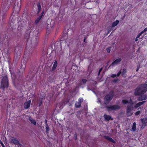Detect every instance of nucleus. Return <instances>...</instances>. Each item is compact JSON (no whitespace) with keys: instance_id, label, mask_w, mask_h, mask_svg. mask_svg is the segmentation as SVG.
I'll list each match as a JSON object with an SVG mask.
<instances>
[{"instance_id":"obj_28","label":"nucleus","mask_w":147,"mask_h":147,"mask_svg":"<svg viewBox=\"0 0 147 147\" xmlns=\"http://www.w3.org/2000/svg\"><path fill=\"white\" fill-rule=\"evenodd\" d=\"M112 27L110 28H109L108 30V33L110 32L111 30H112Z\"/></svg>"},{"instance_id":"obj_34","label":"nucleus","mask_w":147,"mask_h":147,"mask_svg":"<svg viewBox=\"0 0 147 147\" xmlns=\"http://www.w3.org/2000/svg\"><path fill=\"white\" fill-rule=\"evenodd\" d=\"M45 123H46V125H47V120H45Z\"/></svg>"},{"instance_id":"obj_32","label":"nucleus","mask_w":147,"mask_h":147,"mask_svg":"<svg viewBox=\"0 0 147 147\" xmlns=\"http://www.w3.org/2000/svg\"><path fill=\"white\" fill-rule=\"evenodd\" d=\"M102 70V68H101L100 69V70H99V73H98V75L99 74L100 72Z\"/></svg>"},{"instance_id":"obj_39","label":"nucleus","mask_w":147,"mask_h":147,"mask_svg":"<svg viewBox=\"0 0 147 147\" xmlns=\"http://www.w3.org/2000/svg\"><path fill=\"white\" fill-rule=\"evenodd\" d=\"M106 104V102H105V104Z\"/></svg>"},{"instance_id":"obj_26","label":"nucleus","mask_w":147,"mask_h":147,"mask_svg":"<svg viewBox=\"0 0 147 147\" xmlns=\"http://www.w3.org/2000/svg\"><path fill=\"white\" fill-rule=\"evenodd\" d=\"M126 72V70L125 69H124L123 70L122 74L124 75Z\"/></svg>"},{"instance_id":"obj_22","label":"nucleus","mask_w":147,"mask_h":147,"mask_svg":"<svg viewBox=\"0 0 147 147\" xmlns=\"http://www.w3.org/2000/svg\"><path fill=\"white\" fill-rule=\"evenodd\" d=\"M147 31V28H146L143 30L140 33L142 35V34L146 32Z\"/></svg>"},{"instance_id":"obj_37","label":"nucleus","mask_w":147,"mask_h":147,"mask_svg":"<svg viewBox=\"0 0 147 147\" xmlns=\"http://www.w3.org/2000/svg\"><path fill=\"white\" fill-rule=\"evenodd\" d=\"M3 142H2L1 141V140H0V144H1Z\"/></svg>"},{"instance_id":"obj_3","label":"nucleus","mask_w":147,"mask_h":147,"mask_svg":"<svg viewBox=\"0 0 147 147\" xmlns=\"http://www.w3.org/2000/svg\"><path fill=\"white\" fill-rule=\"evenodd\" d=\"M8 83L7 78L6 76L3 77L1 82V88L4 89L8 86Z\"/></svg>"},{"instance_id":"obj_21","label":"nucleus","mask_w":147,"mask_h":147,"mask_svg":"<svg viewBox=\"0 0 147 147\" xmlns=\"http://www.w3.org/2000/svg\"><path fill=\"white\" fill-rule=\"evenodd\" d=\"M141 35H141L140 33H139V34H138V35L137 36V37H136V39H135V41H136V42L138 40V38L140 37V36H141Z\"/></svg>"},{"instance_id":"obj_7","label":"nucleus","mask_w":147,"mask_h":147,"mask_svg":"<svg viewBox=\"0 0 147 147\" xmlns=\"http://www.w3.org/2000/svg\"><path fill=\"white\" fill-rule=\"evenodd\" d=\"M31 102L30 100H29L25 102L24 104V108L26 109L30 107Z\"/></svg>"},{"instance_id":"obj_1","label":"nucleus","mask_w":147,"mask_h":147,"mask_svg":"<svg viewBox=\"0 0 147 147\" xmlns=\"http://www.w3.org/2000/svg\"><path fill=\"white\" fill-rule=\"evenodd\" d=\"M122 102L124 104L130 103L131 105V106H127V109L126 114L128 116H131L133 113V108L132 105L133 103L132 102L131 99L130 98L129 100L126 99H124L122 100Z\"/></svg>"},{"instance_id":"obj_25","label":"nucleus","mask_w":147,"mask_h":147,"mask_svg":"<svg viewBox=\"0 0 147 147\" xmlns=\"http://www.w3.org/2000/svg\"><path fill=\"white\" fill-rule=\"evenodd\" d=\"M83 99L82 98H80L79 99L78 102L80 103L82 102L83 100Z\"/></svg>"},{"instance_id":"obj_5","label":"nucleus","mask_w":147,"mask_h":147,"mask_svg":"<svg viewBox=\"0 0 147 147\" xmlns=\"http://www.w3.org/2000/svg\"><path fill=\"white\" fill-rule=\"evenodd\" d=\"M105 107H106L108 111L116 110L119 109L120 108L117 105L110 106L108 107L105 106Z\"/></svg>"},{"instance_id":"obj_12","label":"nucleus","mask_w":147,"mask_h":147,"mask_svg":"<svg viewBox=\"0 0 147 147\" xmlns=\"http://www.w3.org/2000/svg\"><path fill=\"white\" fill-rule=\"evenodd\" d=\"M119 23V21L118 20H116L115 21L113 22L112 25V28H113L117 26Z\"/></svg>"},{"instance_id":"obj_4","label":"nucleus","mask_w":147,"mask_h":147,"mask_svg":"<svg viewBox=\"0 0 147 147\" xmlns=\"http://www.w3.org/2000/svg\"><path fill=\"white\" fill-rule=\"evenodd\" d=\"M113 96V92L111 91L109 94H107L105 98V100L107 102L111 100Z\"/></svg>"},{"instance_id":"obj_9","label":"nucleus","mask_w":147,"mask_h":147,"mask_svg":"<svg viewBox=\"0 0 147 147\" xmlns=\"http://www.w3.org/2000/svg\"><path fill=\"white\" fill-rule=\"evenodd\" d=\"M147 99V95H144L143 96L139 97L138 99V100L139 101L143 100H144Z\"/></svg>"},{"instance_id":"obj_35","label":"nucleus","mask_w":147,"mask_h":147,"mask_svg":"<svg viewBox=\"0 0 147 147\" xmlns=\"http://www.w3.org/2000/svg\"><path fill=\"white\" fill-rule=\"evenodd\" d=\"M1 146L3 147H5L4 145V144H3V143H2L1 144Z\"/></svg>"},{"instance_id":"obj_16","label":"nucleus","mask_w":147,"mask_h":147,"mask_svg":"<svg viewBox=\"0 0 147 147\" xmlns=\"http://www.w3.org/2000/svg\"><path fill=\"white\" fill-rule=\"evenodd\" d=\"M57 61H55V62H54L53 67H52V69H53L54 70L55 69L56 67H57Z\"/></svg>"},{"instance_id":"obj_27","label":"nucleus","mask_w":147,"mask_h":147,"mask_svg":"<svg viewBox=\"0 0 147 147\" xmlns=\"http://www.w3.org/2000/svg\"><path fill=\"white\" fill-rule=\"evenodd\" d=\"M111 51L110 48H108L107 49V51L108 53H109Z\"/></svg>"},{"instance_id":"obj_10","label":"nucleus","mask_w":147,"mask_h":147,"mask_svg":"<svg viewBox=\"0 0 147 147\" xmlns=\"http://www.w3.org/2000/svg\"><path fill=\"white\" fill-rule=\"evenodd\" d=\"M44 13V11H42L41 15L36 19L35 21V23L36 24L38 23L41 19L42 15Z\"/></svg>"},{"instance_id":"obj_15","label":"nucleus","mask_w":147,"mask_h":147,"mask_svg":"<svg viewBox=\"0 0 147 147\" xmlns=\"http://www.w3.org/2000/svg\"><path fill=\"white\" fill-rule=\"evenodd\" d=\"M51 25H50L49 24H48V25L47 26V29H50V28H51V29H52V28L54 25V22L53 21H51Z\"/></svg>"},{"instance_id":"obj_18","label":"nucleus","mask_w":147,"mask_h":147,"mask_svg":"<svg viewBox=\"0 0 147 147\" xmlns=\"http://www.w3.org/2000/svg\"><path fill=\"white\" fill-rule=\"evenodd\" d=\"M75 106L76 108H79L81 106V103L80 102H76L75 104Z\"/></svg>"},{"instance_id":"obj_2","label":"nucleus","mask_w":147,"mask_h":147,"mask_svg":"<svg viewBox=\"0 0 147 147\" xmlns=\"http://www.w3.org/2000/svg\"><path fill=\"white\" fill-rule=\"evenodd\" d=\"M147 91V85L146 84L141 85L136 89L135 94L136 95H140L145 93Z\"/></svg>"},{"instance_id":"obj_19","label":"nucleus","mask_w":147,"mask_h":147,"mask_svg":"<svg viewBox=\"0 0 147 147\" xmlns=\"http://www.w3.org/2000/svg\"><path fill=\"white\" fill-rule=\"evenodd\" d=\"M29 120L32 123H33L34 125H36V122L35 120L31 118H30Z\"/></svg>"},{"instance_id":"obj_6","label":"nucleus","mask_w":147,"mask_h":147,"mask_svg":"<svg viewBox=\"0 0 147 147\" xmlns=\"http://www.w3.org/2000/svg\"><path fill=\"white\" fill-rule=\"evenodd\" d=\"M141 121L142 123L141 128L143 129L145 126H147V118H144L142 119Z\"/></svg>"},{"instance_id":"obj_8","label":"nucleus","mask_w":147,"mask_h":147,"mask_svg":"<svg viewBox=\"0 0 147 147\" xmlns=\"http://www.w3.org/2000/svg\"><path fill=\"white\" fill-rule=\"evenodd\" d=\"M121 60V59L120 58L117 59L112 63L111 65L114 66L116 64H118L120 62Z\"/></svg>"},{"instance_id":"obj_14","label":"nucleus","mask_w":147,"mask_h":147,"mask_svg":"<svg viewBox=\"0 0 147 147\" xmlns=\"http://www.w3.org/2000/svg\"><path fill=\"white\" fill-rule=\"evenodd\" d=\"M136 123L135 122H134L132 125V129L131 130V131H135L136 130Z\"/></svg>"},{"instance_id":"obj_30","label":"nucleus","mask_w":147,"mask_h":147,"mask_svg":"<svg viewBox=\"0 0 147 147\" xmlns=\"http://www.w3.org/2000/svg\"><path fill=\"white\" fill-rule=\"evenodd\" d=\"M116 76V74H113L111 76V77L113 78H114Z\"/></svg>"},{"instance_id":"obj_29","label":"nucleus","mask_w":147,"mask_h":147,"mask_svg":"<svg viewBox=\"0 0 147 147\" xmlns=\"http://www.w3.org/2000/svg\"><path fill=\"white\" fill-rule=\"evenodd\" d=\"M82 82L84 84L86 83V80L85 79H83L82 80Z\"/></svg>"},{"instance_id":"obj_17","label":"nucleus","mask_w":147,"mask_h":147,"mask_svg":"<svg viewBox=\"0 0 147 147\" xmlns=\"http://www.w3.org/2000/svg\"><path fill=\"white\" fill-rule=\"evenodd\" d=\"M10 142L12 143L15 144H17L18 142V141H17L16 139L15 138H13L12 139H11L10 140Z\"/></svg>"},{"instance_id":"obj_33","label":"nucleus","mask_w":147,"mask_h":147,"mask_svg":"<svg viewBox=\"0 0 147 147\" xmlns=\"http://www.w3.org/2000/svg\"><path fill=\"white\" fill-rule=\"evenodd\" d=\"M38 10H39L40 9V5H38Z\"/></svg>"},{"instance_id":"obj_13","label":"nucleus","mask_w":147,"mask_h":147,"mask_svg":"<svg viewBox=\"0 0 147 147\" xmlns=\"http://www.w3.org/2000/svg\"><path fill=\"white\" fill-rule=\"evenodd\" d=\"M104 117L105 119L107 121H109L111 119L113 120L111 117L109 115H105Z\"/></svg>"},{"instance_id":"obj_36","label":"nucleus","mask_w":147,"mask_h":147,"mask_svg":"<svg viewBox=\"0 0 147 147\" xmlns=\"http://www.w3.org/2000/svg\"><path fill=\"white\" fill-rule=\"evenodd\" d=\"M139 67H137V69L136 71H138L139 70Z\"/></svg>"},{"instance_id":"obj_24","label":"nucleus","mask_w":147,"mask_h":147,"mask_svg":"<svg viewBox=\"0 0 147 147\" xmlns=\"http://www.w3.org/2000/svg\"><path fill=\"white\" fill-rule=\"evenodd\" d=\"M140 111H137L136 112V113H135V115H139L140 114Z\"/></svg>"},{"instance_id":"obj_38","label":"nucleus","mask_w":147,"mask_h":147,"mask_svg":"<svg viewBox=\"0 0 147 147\" xmlns=\"http://www.w3.org/2000/svg\"><path fill=\"white\" fill-rule=\"evenodd\" d=\"M84 41L85 40V38L84 36Z\"/></svg>"},{"instance_id":"obj_11","label":"nucleus","mask_w":147,"mask_h":147,"mask_svg":"<svg viewBox=\"0 0 147 147\" xmlns=\"http://www.w3.org/2000/svg\"><path fill=\"white\" fill-rule=\"evenodd\" d=\"M145 102V101H144L140 102H139L137 103L134 106L135 108H137L139 107L140 106H141Z\"/></svg>"},{"instance_id":"obj_20","label":"nucleus","mask_w":147,"mask_h":147,"mask_svg":"<svg viewBox=\"0 0 147 147\" xmlns=\"http://www.w3.org/2000/svg\"><path fill=\"white\" fill-rule=\"evenodd\" d=\"M107 138L108 140H109V141H111V142H115V141H114V140H113L111 138H110L109 137H107Z\"/></svg>"},{"instance_id":"obj_23","label":"nucleus","mask_w":147,"mask_h":147,"mask_svg":"<svg viewBox=\"0 0 147 147\" xmlns=\"http://www.w3.org/2000/svg\"><path fill=\"white\" fill-rule=\"evenodd\" d=\"M49 126L48 125V124H47V125H46V131L47 132H48V131H49Z\"/></svg>"},{"instance_id":"obj_31","label":"nucleus","mask_w":147,"mask_h":147,"mask_svg":"<svg viewBox=\"0 0 147 147\" xmlns=\"http://www.w3.org/2000/svg\"><path fill=\"white\" fill-rule=\"evenodd\" d=\"M121 73V71H119V72H118L117 74V76H119L120 75Z\"/></svg>"}]
</instances>
